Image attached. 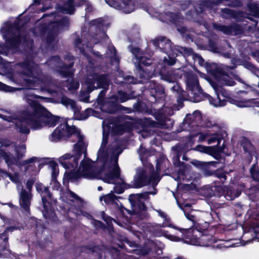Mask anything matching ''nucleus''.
Wrapping results in <instances>:
<instances>
[{"label":"nucleus","mask_w":259,"mask_h":259,"mask_svg":"<svg viewBox=\"0 0 259 259\" xmlns=\"http://www.w3.org/2000/svg\"><path fill=\"white\" fill-rule=\"evenodd\" d=\"M104 128L103 126L102 142L98 153V163H101L100 166H102L100 169L96 168L94 162L87 159L82 160L79 168L75 170L80 156L82 153L84 154V157L87 155V145L83 141V137L74 126H69L67 122L61 124L52 133L50 138L52 141H56L71 135L77 138V142L74 145L73 150L76 154H66L58 159L59 162L65 169L70 170V178L100 179L106 183L116 184L112 192L121 194L126 188V184L119 179V168L117 164L118 156L122 152V149L116 141L106 148L108 136L105 134Z\"/></svg>","instance_id":"obj_1"},{"label":"nucleus","mask_w":259,"mask_h":259,"mask_svg":"<svg viewBox=\"0 0 259 259\" xmlns=\"http://www.w3.org/2000/svg\"><path fill=\"white\" fill-rule=\"evenodd\" d=\"M39 98L41 97L35 95L31 90L25 91L24 99L32 108V111L25 112L22 115V120L15 122L19 133H29V128L26 124L33 130H39L45 126H54L57 124L58 118L53 115L38 103L36 99Z\"/></svg>","instance_id":"obj_2"},{"label":"nucleus","mask_w":259,"mask_h":259,"mask_svg":"<svg viewBox=\"0 0 259 259\" xmlns=\"http://www.w3.org/2000/svg\"><path fill=\"white\" fill-rule=\"evenodd\" d=\"M16 68L20 74L25 75L23 83L30 89L36 87H50L52 83L51 78L41 73L39 67L34 62L26 60L16 65Z\"/></svg>","instance_id":"obj_3"},{"label":"nucleus","mask_w":259,"mask_h":259,"mask_svg":"<svg viewBox=\"0 0 259 259\" xmlns=\"http://www.w3.org/2000/svg\"><path fill=\"white\" fill-rule=\"evenodd\" d=\"M156 192H145L139 194H131L128 200L131 205V211L133 214L138 215L141 219L145 216L146 209L145 202L149 199V195H155Z\"/></svg>","instance_id":"obj_4"},{"label":"nucleus","mask_w":259,"mask_h":259,"mask_svg":"<svg viewBox=\"0 0 259 259\" xmlns=\"http://www.w3.org/2000/svg\"><path fill=\"white\" fill-rule=\"evenodd\" d=\"M19 24L15 23L14 24H9L2 28L1 31L3 33V37L6 40L9 48L15 49L20 42V37L21 29L18 28Z\"/></svg>","instance_id":"obj_5"},{"label":"nucleus","mask_w":259,"mask_h":259,"mask_svg":"<svg viewBox=\"0 0 259 259\" xmlns=\"http://www.w3.org/2000/svg\"><path fill=\"white\" fill-rule=\"evenodd\" d=\"M86 85L88 92H91L98 88H103L104 90L101 91L98 95V98L101 100L105 96V91L109 85V81L104 74H94L88 77Z\"/></svg>","instance_id":"obj_6"},{"label":"nucleus","mask_w":259,"mask_h":259,"mask_svg":"<svg viewBox=\"0 0 259 259\" xmlns=\"http://www.w3.org/2000/svg\"><path fill=\"white\" fill-rule=\"evenodd\" d=\"M185 76L190 98L195 102H199L200 100V95L202 93V90L197 76L191 72H189L185 74Z\"/></svg>","instance_id":"obj_7"},{"label":"nucleus","mask_w":259,"mask_h":259,"mask_svg":"<svg viewBox=\"0 0 259 259\" xmlns=\"http://www.w3.org/2000/svg\"><path fill=\"white\" fill-rule=\"evenodd\" d=\"M65 59H68L70 61L68 65L64 64L61 62L59 57L58 56L52 57L48 62V63L57 71H58L61 75L64 77H70L73 73L71 70H70V68L73 65L74 63L72 61L73 57L68 55L66 56Z\"/></svg>","instance_id":"obj_8"},{"label":"nucleus","mask_w":259,"mask_h":259,"mask_svg":"<svg viewBox=\"0 0 259 259\" xmlns=\"http://www.w3.org/2000/svg\"><path fill=\"white\" fill-rule=\"evenodd\" d=\"M158 178L155 175H152L148 178L143 168H138L136 169V174L134 178L133 187L141 188L147 185L150 182H152L153 184L158 181Z\"/></svg>","instance_id":"obj_9"},{"label":"nucleus","mask_w":259,"mask_h":259,"mask_svg":"<svg viewBox=\"0 0 259 259\" xmlns=\"http://www.w3.org/2000/svg\"><path fill=\"white\" fill-rule=\"evenodd\" d=\"M61 103L68 108H70L74 112V117L78 120H83L88 117L92 113L91 109H87L83 112H80V108L76 105L75 102L66 96H63L61 99Z\"/></svg>","instance_id":"obj_10"},{"label":"nucleus","mask_w":259,"mask_h":259,"mask_svg":"<svg viewBox=\"0 0 259 259\" xmlns=\"http://www.w3.org/2000/svg\"><path fill=\"white\" fill-rule=\"evenodd\" d=\"M108 38L107 35L104 31H101L99 34H96L95 36H91L89 35L85 40H81L79 38L77 37L74 41V45L78 48L81 53H83L84 51L83 46L86 45L87 47L91 48L93 44H96L99 41V38Z\"/></svg>","instance_id":"obj_11"},{"label":"nucleus","mask_w":259,"mask_h":259,"mask_svg":"<svg viewBox=\"0 0 259 259\" xmlns=\"http://www.w3.org/2000/svg\"><path fill=\"white\" fill-rule=\"evenodd\" d=\"M82 5L85 6L87 12L92 11V8L89 3L83 0H66V3L60 8V10L63 13L72 14L75 10V6Z\"/></svg>","instance_id":"obj_12"},{"label":"nucleus","mask_w":259,"mask_h":259,"mask_svg":"<svg viewBox=\"0 0 259 259\" xmlns=\"http://www.w3.org/2000/svg\"><path fill=\"white\" fill-rule=\"evenodd\" d=\"M110 6L128 14L135 9L134 0H105Z\"/></svg>","instance_id":"obj_13"},{"label":"nucleus","mask_w":259,"mask_h":259,"mask_svg":"<svg viewBox=\"0 0 259 259\" xmlns=\"http://www.w3.org/2000/svg\"><path fill=\"white\" fill-rule=\"evenodd\" d=\"M69 24V19L67 17L63 18L59 21L54 22L52 26H50L53 28V32L47 35L46 39L47 44L50 46H53L57 42V31L67 27Z\"/></svg>","instance_id":"obj_14"},{"label":"nucleus","mask_w":259,"mask_h":259,"mask_svg":"<svg viewBox=\"0 0 259 259\" xmlns=\"http://www.w3.org/2000/svg\"><path fill=\"white\" fill-rule=\"evenodd\" d=\"M19 202L21 210L25 213L26 215L30 214V206L32 198L31 192H26V190L22 188L19 193Z\"/></svg>","instance_id":"obj_15"},{"label":"nucleus","mask_w":259,"mask_h":259,"mask_svg":"<svg viewBox=\"0 0 259 259\" xmlns=\"http://www.w3.org/2000/svg\"><path fill=\"white\" fill-rule=\"evenodd\" d=\"M201 119L200 113L195 111L192 114H188L183 122L184 127L189 131H192L197 127Z\"/></svg>","instance_id":"obj_16"},{"label":"nucleus","mask_w":259,"mask_h":259,"mask_svg":"<svg viewBox=\"0 0 259 259\" xmlns=\"http://www.w3.org/2000/svg\"><path fill=\"white\" fill-rule=\"evenodd\" d=\"M39 159L36 157H32L27 160H23L18 163V165L25 171H33L36 170V165H38Z\"/></svg>","instance_id":"obj_17"},{"label":"nucleus","mask_w":259,"mask_h":259,"mask_svg":"<svg viewBox=\"0 0 259 259\" xmlns=\"http://www.w3.org/2000/svg\"><path fill=\"white\" fill-rule=\"evenodd\" d=\"M156 49L159 48L164 52L172 50L170 41L165 37H159L151 41Z\"/></svg>","instance_id":"obj_18"},{"label":"nucleus","mask_w":259,"mask_h":259,"mask_svg":"<svg viewBox=\"0 0 259 259\" xmlns=\"http://www.w3.org/2000/svg\"><path fill=\"white\" fill-rule=\"evenodd\" d=\"M212 86L214 91L215 92L217 96L215 98H213L210 96H209L208 100L209 103L214 107H221L225 105L226 100L224 98L221 99L219 97V94L220 92V88L215 84H212Z\"/></svg>","instance_id":"obj_19"},{"label":"nucleus","mask_w":259,"mask_h":259,"mask_svg":"<svg viewBox=\"0 0 259 259\" xmlns=\"http://www.w3.org/2000/svg\"><path fill=\"white\" fill-rule=\"evenodd\" d=\"M117 96H113L105 101L103 105V110L109 113H113L116 109Z\"/></svg>","instance_id":"obj_20"},{"label":"nucleus","mask_w":259,"mask_h":259,"mask_svg":"<svg viewBox=\"0 0 259 259\" xmlns=\"http://www.w3.org/2000/svg\"><path fill=\"white\" fill-rule=\"evenodd\" d=\"M193 150L205 153L223 152L222 148L212 146H204L201 145L196 146Z\"/></svg>","instance_id":"obj_21"},{"label":"nucleus","mask_w":259,"mask_h":259,"mask_svg":"<svg viewBox=\"0 0 259 259\" xmlns=\"http://www.w3.org/2000/svg\"><path fill=\"white\" fill-rule=\"evenodd\" d=\"M214 75L219 80L223 81V83L227 85L232 86L235 84L234 81L230 80L229 77L219 68L216 70V72L214 74Z\"/></svg>","instance_id":"obj_22"},{"label":"nucleus","mask_w":259,"mask_h":259,"mask_svg":"<svg viewBox=\"0 0 259 259\" xmlns=\"http://www.w3.org/2000/svg\"><path fill=\"white\" fill-rule=\"evenodd\" d=\"M209 137H208L207 140V143L208 144H211L213 143H214L215 142H217V146L216 147L218 148V146L220 145L221 141L222 140V136L221 135L218 133H209ZM223 146L221 147H220V148H222V149L223 150Z\"/></svg>","instance_id":"obj_23"},{"label":"nucleus","mask_w":259,"mask_h":259,"mask_svg":"<svg viewBox=\"0 0 259 259\" xmlns=\"http://www.w3.org/2000/svg\"><path fill=\"white\" fill-rule=\"evenodd\" d=\"M152 96L156 100H163L165 98V93L163 88L161 86H156L151 92Z\"/></svg>","instance_id":"obj_24"},{"label":"nucleus","mask_w":259,"mask_h":259,"mask_svg":"<svg viewBox=\"0 0 259 259\" xmlns=\"http://www.w3.org/2000/svg\"><path fill=\"white\" fill-rule=\"evenodd\" d=\"M36 190L40 194L41 197V200L45 199L44 193H47L48 194V198L52 199V194L50 192L49 188L41 184H36Z\"/></svg>","instance_id":"obj_25"},{"label":"nucleus","mask_w":259,"mask_h":259,"mask_svg":"<svg viewBox=\"0 0 259 259\" xmlns=\"http://www.w3.org/2000/svg\"><path fill=\"white\" fill-rule=\"evenodd\" d=\"M0 158H3L8 166L14 163L15 159L13 155L10 153H7L0 149Z\"/></svg>","instance_id":"obj_26"},{"label":"nucleus","mask_w":259,"mask_h":259,"mask_svg":"<svg viewBox=\"0 0 259 259\" xmlns=\"http://www.w3.org/2000/svg\"><path fill=\"white\" fill-rule=\"evenodd\" d=\"M213 27L218 31H221L226 35H231V25L226 26L217 23L213 24Z\"/></svg>","instance_id":"obj_27"},{"label":"nucleus","mask_w":259,"mask_h":259,"mask_svg":"<svg viewBox=\"0 0 259 259\" xmlns=\"http://www.w3.org/2000/svg\"><path fill=\"white\" fill-rule=\"evenodd\" d=\"M197 211L195 210H191L190 212H188L186 211H184V214L186 218L191 221L192 225L191 227H192L195 225L196 223L198 221V218L197 217L196 214L197 213Z\"/></svg>","instance_id":"obj_28"},{"label":"nucleus","mask_w":259,"mask_h":259,"mask_svg":"<svg viewBox=\"0 0 259 259\" xmlns=\"http://www.w3.org/2000/svg\"><path fill=\"white\" fill-rule=\"evenodd\" d=\"M174 50L178 51L184 57L191 55L193 56V54H195V53H193V51L191 48H185L181 46L175 47Z\"/></svg>","instance_id":"obj_29"},{"label":"nucleus","mask_w":259,"mask_h":259,"mask_svg":"<svg viewBox=\"0 0 259 259\" xmlns=\"http://www.w3.org/2000/svg\"><path fill=\"white\" fill-rule=\"evenodd\" d=\"M252 178L256 181H259V165L258 163L254 164L250 170Z\"/></svg>","instance_id":"obj_30"},{"label":"nucleus","mask_w":259,"mask_h":259,"mask_svg":"<svg viewBox=\"0 0 259 259\" xmlns=\"http://www.w3.org/2000/svg\"><path fill=\"white\" fill-rule=\"evenodd\" d=\"M103 199L107 204H113L115 202L117 197L114 194V193L111 191L110 193L104 196L103 197L100 198L101 201H102Z\"/></svg>","instance_id":"obj_31"},{"label":"nucleus","mask_w":259,"mask_h":259,"mask_svg":"<svg viewBox=\"0 0 259 259\" xmlns=\"http://www.w3.org/2000/svg\"><path fill=\"white\" fill-rule=\"evenodd\" d=\"M243 32V29L241 26L236 23L231 25V35H237Z\"/></svg>","instance_id":"obj_32"},{"label":"nucleus","mask_w":259,"mask_h":259,"mask_svg":"<svg viewBox=\"0 0 259 259\" xmlns=\"http://www.w3.org/2000/svg\"><path fill=\"white\" fill-rule=\"evenodd\" d=\"M216 163H217V162L214 161L202 162L198 160H194L192 162L193 165L200 168H203L207 165H214Z\"/></svg>","instance_id":"obj_33"},{"label":"nucleus","mask_w":259,"mask_h":259,"mask_svg":"<svg viewBox=\"0 0 259 259\" xmlns=\"http://www.w3.org/2000/svg\"><path fill=\"white\" fill-rule=\"evenodd\" d=\"M248 9L252 15L259 18V7L257 4L250 3L248 5Z\"/></svg>","instance_id":"obj_34"},{"label":"nucleus","mask_w":259,"mask_h":259,"mask_svg":"<svg viewBox=\"0 0 259 259\" xmlns=\"http://www.w3.org/2000/svg\"><path fill=\"white\" fill-rule=\"evenodd\" d=\"M44 196H45V199L44 200H41V201H42V203L43 206L44 208V211H46L47 212L48 211V204L50 203V201L51 202L55 203L57 202V199L56 198H54L52 196L51 199H49L48 198V194L47 193H44Z\"/></svg>","instance_id":"obj_35"},{"label":"nucleus","mask_w":259,"mask_h":259,"mask_svg":"<svg viewBox=\"0 0 259 259\" xmlns=\"http://www.w3.org/2000/svg\"><path fill=\"white\" fill-rule=\"evenodd\" d=\"M109 129L111 128L112 131L117 135H122L124 131V127L123 125L120 124L109 125Z\"/></svg>","instance_id":"obj_36"},{"label":"nucleus","mask_w":259,"mask_h":259,"mask_svg":"<svg viewBox=\"0 0 259 259\" xmlns=\"http://www.w3.org/2000/svg\"><path fill=\"white\" fill-rule=\"evenodd\" d=\"M66 197L68 198L70 201L73 202L74 201V200H75L77 202L80 203L82 202V200L80 197L70 190H68L67 192H66Z\"/></svg>","instance_id":"obj_37"},{"label":"nucleus","mask_w":259,"mask_h":259,"mask_svg":"<svg viewBox=\"0 0 259 259\" xmlns=\"http://www.w3.org/2000/svg\"><path fill=\"white\" fill-rule=\"evenodd\" d=\"M15 150L17 158L20 159L24 156L25 153L26 152V146L25 145L18 146L16 147Z\"/></svg>","instance_id":"obj_38"},{"label":"nucleus","mask_w":259,"mask_h":259,"mask_svg":"<svg viewBox=\"0 0 259 259\" xmlns=\"http://www.w3.org/2000/svg\"><path fill=\"white\" fill-rule=\"evenodd\" d=\"M138 73L140 78L141 79V80L140 81L141 82H144L145 80H148L151 77L150 73H147L140 68H139Z\"/></svg>","instance_id":"obj_39"},{"label":"nucleus","mask_w":259,"mask_h":259,"mask_svg":"<svg viewBox=\"0 0 259 259\" xmlns=\"http://www.w3.org/2000/svg\"><path fill=\"white\" fill-rule=\"evenodd\" d=\"M159 216H160L161 218H163V222L162 224L159 225V227H165L167 226H168V222L169 221V219L167 218V215L165 214L164 212H162L160 210H156Z\"/></svg>","instance_id":"obj_40"},{"label":"nucleus","mask_w":259,"mask_h":259,"mask_svg":"<svg viewBox=\"0 0 259 259\" xmlns=\"http://www.w3.org/2000/svg\"><path fill=\"white\" fill-rule=\"evenodd\" d=\"M67 83V87L68 90H75L77 89L79 87L78 82L72 79L71 80H68Z\"/></svg>","instance_id":"obj_41"},{"label":"nucleus","mask_w":259,"mask_h":259,"mask_svg":"<svg viewBox=\"0 0 259 259\" xmlns=\"http://www.w3.org/2000/svg\"><path fill=\"white\" fill-rule=\"evenodd\" d=\"M20 88H14L12 87L7 85L1 82H0V90L8 92H12L16 90H20Z\"/></svg>","instance_id":"obj_42"},{"label":"nucleus","mask_w":259,"mask_h":259,"mask_svg":"<svg viewBox=\"0 0 259 259\" xmlns=\"http://www.w3.org/2000/svg\"><path fill=\"white\" fill-rule=\"evenodd\" d=\"M245 106L259 107V100L250 99L246 101Z\"/></svg>","instance_id":"obj_43"},{"label":"nucleus","mask_w":259,"mask_h":259,"mask_svg":"<svg viewBox=\"0 0 259 259\" xmlns=\"http://www.w3.org/2000/svg\"><path fill=\"white\" fill-rule=\"evenodd\" d=\"M167 19L170 22H172L175 23H176L178 22V19H179V16L175 14L172 13H168L166 14Z\"/></svg>","instance_id":"obj_44"},{"label":"nucleus","mask_w":259,"mask_h":259,"mask_svg":"<svg viewBox=\"0 0 259 259\" xmlns=\"http://www.w3.org/2000/svg\"><path fill=\"white\" fill-rule=\"evenodd\" d=\"M117 101H120L121 102H124L128 99L127 95L124 92L121 91L118 92Z\"/></svg>","instance_id":"obj_45"},{"label":"nucleus","mask_w":259,"mask_h":259,"mask_svg":"<svg viewBox=\"0 0 259 259\" xmlns=\"http://www.w3.org/2000/svg\"><path fill=\"white\" fill-rule=\"evenodd\" d=\"M137 60L139 61V64L140 65L143 64L146 66H148L152 63L150 59L143 56L140 57Z\"/></svg>","instance_id":"obj_46"},{"label":"nucleus","mask_w":259,"mask_h":259,"mask_svg":"<svg viewBox=\"0 0 259 259\" xmlns=\"http://www.w3.org/2000/svg\"><path fill=\"white\" fill-rule=\"evenodd\" d=\"M199 136L198 141L199 142H202L206 140L207 141L208 137H209V133L206 132V133H199L195 135V136Z\"/></svg>","instance_id":"obj_47"},{"label":"nucleus","mask_w":259,"mask_h":259,"mask_svg":"<svg viewBox=\"0 0 259 259\" xmlns=\"http://www.w3.org/2000/svg\"><path fill=\"white\" fill-rule=\"evenodd\" d=\"M251 228L255 234V237L259 239V224L257 222H253L251 224Z\"/></svg>","instance_id":"obj_48"},{"label":"nucleus","mask_w":259,"mask_h":259,"mask_svg":"<svg viewBox=\"0 0 259 259\" xmlns=\"http://www.w3.org/2000/svg\"><path fill=\"white\" fill-rule=\"evenodd\" d=\"M15 229H16V227H10L8 228L6 231L4 232L3 233L0 234V239H2L4 241H6L8 240V237L6 236V233L8 231H13Z\"/></svg>","instance_id":"obj_49"},{"label":"nucleus","mask_w":259,"mask_h":259,"mask_svg":"<svg viewBox=\"0 0 259 259\" xmlns=\"http://www.w3.org/2000/svg\"><path fill=\"white\" fill-rule=\"evenodd\" d=\"M51 169H52V178H53V179H55L57 177V175L58 173L57 164L55 163H52L51 164Z\"/></svg>","instance_id":"obj_50"},{"label":"nucleus","mask_w":259,"mask_h":259,"mask_svg":"<svg viewBox=\"0 0 259 259\" xmlns=\"http://www.w3.org/2000/svg\"><path fill=\"white\" fill-rule=\"evenodd\" d=\"M7 176H8L10 179L15 183H18L19 182V176L17 174H11L6 173Z\"/></svg>","instance_id":"obj_51"},{"label":"nucleus","mask_w":259,"mask_h":259,"mask_svg":"<svg viewBox=\"0 0 259 259\" xmlns=\"http://www.w3.org/2000/svg\"><path fill=\"white\" fill-rule=\"evenodd\" d=\"M163 77L165 80L169 82H175L176 80V77L169 73L164 75Z\"/></svg>","instance_id":"obj_52"},{"label":"nucleus","mask_w":259,"mask_h":259,"mask_svg":"<svg viewBox=\"0 0 259 259\" xmlns=\"http://www.w3.org/2000/svg\"><path fill=\"white\" fill-rule=\"evenodd\" d=\"M164 62L169 65H173L175 64L176 59L174 58L170 57L168 56L167 57H165L163 60Z\"/></svg>","instance_id":"obj_53"},{"label":"nucleus","mask_w":259,"mask_h":259,"mask_svg":"<svg viewBox=\"0 0 259 259\" xmlns=\"http://www.w3.org/2000/svg\"><path fill=\"white\" fill-rule=\"evenodd\" d=\"M193 59L194 61L197 62L200 65H202L204 63V60L199 55L195 54L193 55Z\"/></svg>","instance_id":"obj_54"},{"label":"nucleus","mask_w":259,"mask_h":259,"mask_svg":"<svg viewBox=\"0 0 259 259\" xmlns=\"http://www.w3.org/2000/svg\"><path fill=\"white\" fill-rule=\"evenodd\" d=\"M34 181L32 180H28L26 184V187L27 188L26 192H31L32 188L34 184Z\"/></svg>","instance_id":"obj_55"},{"label":"nucleus","mask_w":259,"mask_h":259,"mask_svg":"<svg viewBox=\"0 0 259 259\" xmlns=\"http://www.w3.org/2000/svg\"><path fill=\"white\" fill-rule=\"evenodd\" d=\"M125 82L129 83H136V79L132 76H126L123 78Z\"/></svg>","instance_id":"obj_56"},{"label":"nucleus","mask_w":259,"mask_h":259,"mask_svg":"<svg viewBox=\"0 0 259 259\" xmlns=\"http://www.w3.org/2000/svg\"><path fill=\"white\" fill-rule=\"evenodd\" d=\"M9 49V48L7 46H0V54L5 55H7Z\"/></svg>","instance_id":"obj_57"},{"label":"nucleus","mask_w":259,"mask_h":259,"mask_svg":"<svg viewBox=\"0 0 259 259\" xmlns=\"http://www.w3.org/2000/svg\"><path fill=\"white\" fill-rule=\"evenodd\" d=\"M130 51H131L132 54L135 55L137 60L139 59V58L141 57L139 56L138 54L140 51L139 49L138 48H133L131 47H130Z\"/></svg>","instance_id":"obj_58"},{"label":"nucleus","mask_w":259,"mask_h":259,"mask_svg":"<svg viewBox=\"0 0 259 259\" xmlns=\"http://www.w3.org/2000/svg\"><path fill=\"white\" fill-rule=\"evenodd\" d=\"M243 65L245 68L251 70L252 72L255 70L254 66L249 62H244Z\"/></svg>","instance_id":"obj_59"},{"label":"nucleus","mask_w":259,"mask_h":259,"mask_svg":"<svg viewBox=\"0 0 259 259\" xmlns=\"http://www.w3.org/2000/svg\"><path fill=\"white\" fill-rule=\"evenodd\" d=\"M171 90L177 94L180 95L181 94L182 91L181 88L180 86L177 83L174 85V86L171 88Z\"/></svg>","instance_id":"obj_60"},{"label":"nucleus","mask_w":259,"mask_h":259,"mask_svg":"<svg viewBox=\"0 0 259 259\" xmlns=\"http://www.w3.org/2000/svg\"><path fill=\"white\" fill-rule=\"evenodd\" d=\"M108 50L110 52V54H108V57L110 58L114 57L116 54L115 48L112 46H109Z\"/></svg>","instance_id":"obj_61"},{"label":"nucleus","mask_w":259,"mask_h":259,"mask_svg":"<svg viewBox=\"0 0 259 259\" xmlns=\"http://www.w3.org/2000/svg\"><path fill=\"white\" fill-rule=\"evenodd\" d=\"M94 25H97V27L99 28H100L102 26L104 25L103 24V21L101 18L95 20L93 22Z\"/></svg>","instance_id":"obj_62"},{"label":"nucleus","mask_w":259,"mask_h":259,"mask_svg":"<svg viewBox=\"0 0 259 259\" xmlns=\"http://www.w3.org/2000/svg\"><path fill=\"white\" fill-rule=\"evenodd\" d=\"M1 117L5 120L9 122H14V120H16V118L14 116H8L7 115H2Z\"/></svg>","instance_id":"obj_63"},{"label":"nucleus","mask_w":259,"mask_h":259,"mask_svg":"<svg viewBox=\"0 0 259 259\" xmlns=\"http://www.w3.org/2000/svg\"><path fill=\"white\" fill-rule=\"evenodd\" d=\"M145 152H146V150L143 148V147L142 146H141L138 150V152H139V154H140V156L143 157Z\"/></svg>","instance_id":"obj_64"}]
</instances>
